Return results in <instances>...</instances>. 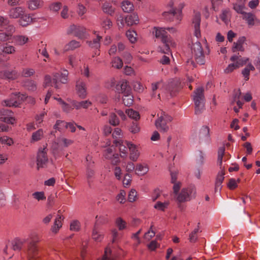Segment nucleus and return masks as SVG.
<instances>
[{"mask_svg":"<svg viewBox=\"0 0 260 260\" xmlns=\"http://www.w3.org/2000/svg\"><path fill=\"white\" fill-rule=\"evenodd\" d=\"M153 34L156 38L161 39L162 45L159 47L160 52L169 54L170 52V47L175 46V43L168 36L166 28L154 27Z\"/></svg>","mask_w":260,"mask_h":260,"instance_id":"f257e3e1","label":"nucleus"},{"mask_svg":"<svg viewBox=\"0 0 260 260\" xmlns=\"http://www.w3.org/2000/svg\"><path fill=\"white\" fill-rule=\"evenodd\" d=\"M30 241L28 243L26 249L25 250L27 257L29 260L36 259L38 257V248L36 243L40 241V239L39 236L35 234L32 233L29 235L28 239Z\"/></svg>","mask_w":260,"mask_h":260,"instance_id":"f03ea898","label":"nucleus"},{"mask_svg":"<svg viewBox=\"0 0 260 260\" xmlns=\"http://www.w3.org/2000/svg\"><path fill=\"white\" fill-rule=\"evenodd\" d=\"M193 100L195 105V113L199 114L204 109L205 96L202 87H199L194 91Z\"/></svg>","mask_w":260,"mask_h":260,"instance_id":"7ed1b4c3","label":"nucleus"},{"mask_svg":"<svg viewBox=\"0 0 260 260\" xmlns=\"http://www.w3.org/2000/svg\"><path fill=\"white\" fill-rule=\"evenodd\" d=\"M172 120L173 118L170 115L161 112L160 116L155 121V125L160 132L165 133L169 130V126L167 124Z\"/></svg>","mask_w":260,"mask_h":260,"instance_id":"20e7f679","label":"nucleus"},{"mask_svg":"<svg viewBox=\"0 0 260 260\" xmlns=\"http://www.w3.org/2000/svg\"><path fill=\"white\" fill-rule=\"evenodd\" d=\"M191 52L194 60L197 63L202 65L205 62V56L201 44L197 42L192 44Z\"/></svg>","mask_w":260,"mask_h":260,"instance_id":"39448f33","label":"nucleus"},{"mask_svg":"<svg viewBox=\"0 0 260 260\" xmlns=\"http://www.w3.org/2000/svg\"><path fill=\"white\" fill-rule=\"evenodd\" d=\"M25 98L26 95L21 94L20 92L12 93L10 98L3 101L2 104L4 106L17 107L25 100Z\"/></svg>","mask_w":260,"mask_h":260,"instance_id":"423d86ee","label":"nucleus"},{"mask_svg":"<svg viewBox=\"0 0 260 260\" xmlns=\"http://www.w3.org/2000/svg\"><path fill=\"white\" fill-rule=\"evenodd\" d=\"M175 0H171L169 5L171 9L168 12H165L163 13L164 17L170 21H174L175 19L178 22L181 19V10H176L173 7L175 4Z\"/></svg>","mask_w":260,"mask_h":260,"instance_id":"0eeeda50","label":"nucleus"},{"mask_svg":"<svg viewBox=\"0 0 260 260\" xmlns=\"http://www.w3.org/2000/svg\"><path fill=\"white\" fill-rule=\"evenodd\" d=\"M69 72L66 69L59 73H55L53 74V83L54 87L56 89L59 88L58 82L62 84H66L68 81Z\"/></svg>","mask_w":260,"mask_h":260,"instance_id":"6e6552de","label":"nucleus"},{"mask_svg":"<svg viewBox=\"0 0 260 260\" xmlns=\"http://www.w3.org/2000/svg\"><path fill=\"white\" fill-rule=\"evenodd\" d=\"M196 191L193 187L183 188L178 195L177 200L179 202H184L189 201L192 197H194Z\"/></svg>","mask_w":260,"mask_h":260,"instance_id":"1a4fd4ad","label":"nucleus"},{"mask_svg":"<svg viewBox=\"0 0 260 260\" xmlns=\"http://www.w3.org/2000/svg\"><path fill=\"white\" fill-rule=\"evenodd\" d=\"M15 31V28L12 24L6 26L3 30H0V41L5 42L10 40Z\"/></svg>","mask_w":260,"mask_h":260,"instance_id":"9d476101","label":"nucleus"},{"mask_svg":"<svg viewBox=\"0 0 260 260\" xmlns=\"http://www.w3.org/2000/svg\"><path fill=\"white\" fill-rule=\"evenodd\" d=\"M198 140L199 143H208L210 140V128L203 126L199 130Z\"/></svg>","mask_w":260,"mask_h":260,"instance_id":"9b49d317","label":"nucleus"},{"mask_svg":"<svg viewBox=\"0 0 260 260\" xmlns=\"http://www.w3.org/2000/svg\"><path fill=\"white\" fill-rule=\"evenodd\" d=\"M76 90L81 99H85L87 96L86 84L82 79H79L76 83Z\"/></svg>","mask_w":260,"mask_h":260,"instance_id":"f8f14e48","label":"nucleus"},{"mask_svg":"<svg viewBox=\"0 0 260 260\" xmlns=\"http://www.w3.org/2000/svg\"><path fill=\"white\" fill-rule=\"evenodd\" d=\"M19 76L20 74L16 70H6L0 72V77L9 81L16 80Z\"/></svg>","mask_w":260,"mask_h":260,"instance_id":"ddd939ff","label":"nucleus"},{"mask_svg":"<svg viewBox=\"0 0 260 260\" xmlns=\"http://www.w3.org/2000/svg\"><path fill=\"white\" fill-rule=\"evenodd\" d=\"M48 162L47 150L45 148L40 149L37 157V165L38 168H43Z\"/></svg>","mask_w":260,"mask_h":260,"instance_id":"4468645a","label":"nucleus"},{"mask_svg":"<svg viewBox=\"0 0 260 260\" xmlns=\"http://www.w3.org/2000/svg\"><path fill=\"white\" fill-rule=\"evenodd\" d=\"M200 23H201V14L199 12L194 13L192 20V26L194 29V35L197 38H199L201 36L200 31Z\"/></svg>","mask_w":260,"mask_h":260,"instance_id":"2eb2a0df","label":"nucleus"},{"mask_svg":"<svg viewBox=\"0 0 260 260\" xmlns=\"http://www.w3.org/2000/svg\"><path fill=\"white\" fill-rule=\"evenodd\" d=\"M126 143L130 152L129 158L134 161H137L140 156L137 146L131 142H126Z\"/></svg>","mask_w":260,"mask_h":260,"instance_id":"dca6fc26","label":"nucleus"},{"mask_svg":"<svg viewBox=\"0 0 260 260\" xmlns=\"http://www.w3.org/2000/svg\"><path fill=\"white\" fill-rule=\"evenodd\" d=\"M71 32L79 39L85 38L86 29L83 26L73 25L70 26Z\"/></svg>","mask_w":260,"mask_h":260,"instance_id":"f3484780","label":"nucleus"},{"mask_svg":"<svg viewBox=\"0 0 260 260\" xmlns=\"http://www.w3.org/2000/svg\"><path fill=\"white\" fill-rule=\"evenodd\" d=\"M243 19L245 20L249 26L254 25H260V20L251 13H245L243 15Z\"/></svg>","mask_w":260,"mask_h":260,"instance_id":"a211bd4d","label":"nucleus"},{"mask_svg":"<svg viewBox=\"0 0 260 260\" xmlns=\"http://www.w3.org/2000/svg\"><path fill=\"white\" fill-rule=\"evenodd\" d=\"M25 8L22 7H16L11 8L8 12V16L10 18H19L25 12Z\"/></svg>","mask_w":260,"mask_h":260,"instance_id":"6ab92c4d","label":"nucleus"},{"mask_svg":"<svg viewBox=\"0 0 260 260\" xmlns=\"http://www.w3.org/2000/svg\"><path fill=\"white\" fill-rule=\"evenodd\" d=\"M16 51V48L8 43H0V55L14 54Z\"/></svg>","mask_w":260,"mask_h":260,"instance_id":"aec40b11","label":"nucleus"},{"mask_svg":"<svg viewBox=\"0 0 260 260\" xmlns=\"http://www.w3.org/2000/svg\"><path fill=\"white\" fill-rule=\"evenodd\" d=\"M26 5L29 10L34 11L43 8L44 2L43 0H29L27 1Z\"/></svg>","mask_w":260,"mask_h":260,"instance_id":"412c9836","label":"nucleus"},{"mask_svg":"<svg viewBox=\"0 0 260 260\" xmlns=\"http://www.w3.org/2000/svg\"><path fill=\"white\" fill-rule=\"evenodd\" d=\"M27 240V239L24 238H16L11 242V248L15 251H19Z\"/></svg>","mask_w":260,"mask_h":260,"instance_id":"4be33fe9","label":"nucleus"},{"mask_svg":"<svg viewBox=\"0 0 260 260\" xmlns=\"http://www.w3.org/2000/svg\"><path fill=\"white\" fill-rule=\"evenodd\" d=\"M179 82L177 80H173L169 83L166 89L170 92L171 96L175 95L176 93L178 92L179 89Z\"/></svg>","mask_w":260,"mask_h":260,"instance_id":"5701e85b","label":"nucleus"},{"mask_svg":"<svg viewBox=\"0 0 260 260\" xmlns=\"http://www.w3.org/2000/svg\"><path fill=\"white\" fill-rule=\"evenodd\" d=\"M91 237L93 240L98 242L102 241L104 238V234L100 231L96 222L92 229Z\"/></svg>","mask_w":260,"mask_h":260,"instance_id":"b1692460","label":"nucleus"},{"mask_svg":"<svg viewBox=\"0 0 260 260\" xmlns=\"http://www.w3.org/2000/svg\"><path fill=\"white\" fill-rule=\"evenodd\" d=\"M245 41L246 38L245 37H240L237 42L234 43L232 48L233 52H235L238 51H244V48L243 47V44Z\"/></svg>","mask_w":260,"mask_h":260,"instance_id":"393cba45","label":"nucleus"},{"mask_svg":"<svg viewBox=\"0 0 260 260\" xmlns=\"http://www.w3.org/2000/svg\"><path fill=\"white\" fill-rule=\"evenodd\" d=\"M0 113L3 115V116L0 117V119L2 121L10 124H13L14 123L15 120L13 117L6 116L9 115V114L11 113L10 111L3 109L0 110Z\"/></svg>","mask_w":260,"mask_h":260,"instance_id":"a878e982","label":"nucleus"},{"mask_svg":"<svg viewBox=\"0 0 260 260\" xmlns=\"http://www.w3.org/2000/svg\"><path fill=\"white\" fill-rule=\"evenodd\" d=\"M71 104L77 110L81 108L87 109L92 104L91 102L88 100L82 101L81 102L72 101L71 102Z\"/></svg>","mask_w":260,"mask_h":260,"instance_id":"bb28decb","label":"nucleus"},{"mask_svg":"<svg viewBox=\"0 0 260 260\" xmlns=\"http://www.w3.org/2000/svg\"><path fill=\"white\" fill-rule=\"evenodd\" d=\"M12 39L15 44L18 46H23L29 42V38L23 35L14 36Z\"/></svg>","mask_w":260,"mask_h":260,"instance_id":"cd10ccee","label":"nucleus"},{"mask_svg":"<svg viewBox=\"0 0 260 260\" xmlns=\"http://www.w3.org/2000/svg\"><path fill=\"white\" fill-rule=\"evenodd\" d=\"M94 34L96 35V38L93 39L92 41H87L86 43L92 48L99 49L101 46L100 42L102 37L99 34H96V31H94Z\"/></svg>","mask_w":260,"mask_h":260,"instance_id":"c85d7f7f","label":"nucleus"},{"mask_svg":"<svg viewBox=\"0 0 260 260\" xmlns=\"http://www.w3.org/2000/svg\"><path fill=\"white\" fill-rule=\"evenodd\" d=\"M32 21V18L30 14H26L25 12L19 18V23L22 26H26Z\"/></svg>","mask_w":260,"mask_h":260,"instance_id":"c756f323","label":"nucleus"},{"mask_svg":"<svg viewBox=\"0 0 260 260\" xmlns=\"http://www.w3.org/2000/svg\"><path fill=\"white\" fill-rule=\"evenodd\" d=\"M128 87L127 82L125 80H122L116 85V89L118 92L125 94L127 91H131Z\"/></svg>","mask_w":260,"mask_h":260,"instance_id":"7c9ffc66","label":"nucleus"},{"mask_svg":"<svg viewBox=\"0 0 260 260\" xmlns=\"http://www.w3.org/2000/svg\"><path fill=\"white\" fill-rule=\"evenodd\" d=\"M139 21V17L136 13H133L125 17V23L128 26L137 24Z\"/></svg>","mask_w":260,"mask_h":260,"instance_id":"2f4dec72","label":"nucleus"},{"mask_svg":"<svg viewBox=\"0 0 260 260\" xmlns=\"http://www.w3.org/2000/svg\"><path fill=\"white\" fill-rule=\"evenodd\" d=\"M81 46V44L79 42L76 40H72L67 44L64 47V51H68L70 50H74Z\"/></svg>","mask_w":260,"mask_h":260,"instance_id":"473e14b6","label":"nucleus"},{"mask_svg":"<svg viewBox=\"0 0 260 260\" xmlns=\"http://www.w3.org/2000/svg\"><path fill=\"white\" fill-rule=\"evenodd\" d=\"M95 172L93 168H86V178L88 185L90 187L93 181Z\"/></svg>","mask_w":260,"mask_h":260,"instance_id":"72a5a7b5","label":"nucleus"},{"mask_svg":"<svg viewBox=\"0 0 260 260\" xmlns=\"http://www.w3.org/2000/svg\"><path fill=\"white\" fill-rule=\"evenodd\" d=\"M103 11L110 16H112L115 13V8L109 2H105L102 6Z\"/></svg>","mask_w":260,"mask_h":260,"instance_id":"f704fd0d","label":"nucleus"},{"mask_svg":"<svg viewBox=\"0 0 260 260\" xmlns=\"http://www.w3.org/2000/svg\"><path fill=\"white\" fill-rule=\"evenodd\" d=\"M114 143L116 146H119L121 157H125L127 156V148L125 146L122 144V140H114Z\"/></svg>","mask_w":260,"mask_h":260,"instance_id":"c9c22d12","label":"nucleus"},{"mask_svg":"<svg viewBox=\"0 0 260 260\" xmlns=\"http://www.w3.org/2000/svg\"><path fill=\"white\" fill-rule=\"evenodd\" d=\"M233 8L238 13L243 15L245 13L244 12V10L245 9V2L234 3L233 4Z\"/></svg>","mask_w":260,"mask_h":260,"instance_id":"e433bc0d","label":"nucleus"},{"mask_svg":"<svg viewBox=\"0 0 260 260\" xmlns=\"http://www.w3.org/2000/svg\"><path fill=\"white\" fill-rule=\"evenodd\" d=\"M62 226L61 216L58 215L54 222L53 225L51 228L52 232L56 233L59 229Z\"/></svg>","mask_w":260,"mask_h":260,"instance_id":"4c0bfd02","label":"nucleus"},{"mask_svg":"<svg viewBox=\"0 0 260 260\" xmlns=\"http://www.w3.org/2000/svg\"><path fill=\"white\" fill-rule=\"evenodd\" d=\"M121 8L124 12L129 13L134 10V5L128 1H124L121 3Z\"/></svg>","mask_w":260,"mask_h":260,"instance_id":"58836bf2","label":"nucleus"},{"mask_svg":"<svg viewBox=\"0 0 260 260\" xmlns=\"http://www.w3.org/2000/svg\"><path fill=\"white\" fill-rule=\"evenodd\" d=\"M123 102L126 106H130L133 103V96L131 94V91H127L125 94H124L123 97Z\"/></svg>","mask_w":260,"mask_h":260,"instance_id":"ea45409f","label":"nucleus"},{"mask_svg":"<svg viewBox=\"0 0 260 260\" xmlns=\"http://www.w3.org/2000/svg\"><path fill=\"white\" fill-rule=\"evenodd\" d=\"M24 86L27 89L31 91H36L37 88L36 82L32 80H26L24 82Z\"/></svg>","mask_w":260,"mask_h":260,"instance_id":"a19ab883","label":"nucleus"},{"mask_svg":"<svg viewBox=\"0 0 260 260\" xmlns=\"http://www.w3.org/2000/svg\"><path fill=\"white\" fill-rule=\"evenodd\" d=\"M200 223L199 222L198 223L197 227L192 231L189 236V241L191 243H194L197 241L198 237L197 234L199 232H201V231L200 230Z\"/></svg>","mask_w":260,"mask_h":260,"instance_id":"79ce46f5","label":"nucleus"},{"mask_svg":"<svg viewBox=\"0 0 260 260\" xmlns=\"http://www.w3.org/2000/svg\"><path fill=\"white\" fill-rule=\"evenodd\" d=\"M148 170L149 169L147 165L138 164L136 168V173L138 175H144L148 172Z\"/></svg>","mask_w":260,"mask_h":260,"instance_id":"37998d69","label":"nucleus"},{"mask_svg":"<svg viewBox=\"0 0 260 260\" xmlns=\"http://www.w3.org/2000/svg\"><path fill=\"white\" fill-rule=\"evenodd\" d=\"M98 260H114L111 250L109 248L106 247L105 249L104 255Z\"/></svg>","mask_w":260,"mask_h":260,"instance_id":"c03bdc74","label":"nucleus"},{"mask_svg":"<svg viewBox=\"0 0 260 260\" xmlns=\"http://www.w3.org/2000/svg\"><path fill=\"white\" fill-rule=\"evenodd\" d=\"M169 205V202L168 201H166L165 202L157 201L154 205V208L157 210L164 211L168 208Z\"/></svg>","mask_w":260,"mask_h":260,"instance_id":"a18cd8bd","label":"nucleus"},{"mask_svg":"<svg viewBox=\"0 0 260 260\" xmlns=\"http://www.w3.org/2000/svg\"><path fill=\"white\" fill-rule=\"evenodd\" d=\"M255 70L254 67L251 63H249L246 67H245L242 71V74L246 79V80L249 79V76L250 71H254Z\"/></svg>","mask_w":260,"mask_h":260,"instance_id":"49530a36","label":"nucleus"},{"mask_svg":"<svg viewBox=\"0 0 260 260\" xmlns=\"http://www.w3.org/2000/svg\"><path fill=\"white\" fill-rule=\"evenodd\" d=\"M43 131L42 129H39L32 134L31 142H36L39 141L43 136Z\"/></svg>","mask_w":260,"mask_h":260,"instance_id":"de8ad7c7","label":"nucleus"},{"mask_svg":"<svg viewBox=\"0 0 260 260\" xmlns=\"http://www.w3.org/2000/svg\"><path fill=\"white\" fill-rule=\"evenodd\" d=\"M109 122L111 125L114 126L119 125V120L115 113H110L109 118Z\"/></svg>","mask_w":260,"mask_h":260,"instance_id":"09e8293b","label":"nucleus"},{"mask_svg":"<svg viewBox=\"0 0 260 260\" xmlns=\"http://www.w3.org/2000/svg\"><path fill=\"white\" fill-rule=\"evenodd\" d=\"M112 67L116 69H120L123 66V62L122 59L119 57L113 58L112 61Z\"/></svg>","mask_w":260,"mask_h":260,"instance_id":"8fccbe9b","label":"nucleus"},{"mask_svg":"<svg viewBox=\"0 0 260 260\" xmlns=\"http://www.w3.org/2000/svg\"><path fill=\"white\" fill-rule=\"evenodd\" d=\"M125 113L129 118L134 119L136 120L140 118V115L139 112L132 109L126 110Z\"/></svg>","mask_w":260,"mask_h":260,"instance_id":"3c124183","label":"nucleus"},{"mask_svg":"<svg viewBox=\"0 0 260 260\" xmlns=\"http://www.w3.org/2000/svg\"><path fill=\"white\" fill-rule=\"evenodd\" d=\"M81 228V223L78 220H73L70 223V230L78 232Z\"/></svg>","mask_w":260,"mask_h":260,"instance_id":"603ef678","label":"nucleus"},{"mask_svg":"<svg viewBox=\"0 0 260 260\" xmlns=\"http://www.w3.org/2000/svg\"><path fill=\"white\" fill-rule=\"evenodd\" d=\"M115 148L113 147H110L106 149L104 152V156L105 158L110 159L112 156L115 154L114 152Z\"/></svg>","mask_w":260,"mask_h":260,"instance_id":"864d4df0","label":"nucleus"},{"mask_svg":"<svg viewBox=\"0 0 260 260\" xmlns=\"http://www.w3.org/2000/svg\"><path fill=\"white\" fill-rule=\"evenodd\" d=\"M137 35V33L134 30H128L126 32V36L127 39L132 43H134L136 42Z\"/></svg>","mask_w":260,"mask_h":260,"instance_id":"5fc2aeb1","label":"nucleus"},{"mask_svg":"<svg viewBox=\"0 0 260 260\" xmlns=\"http://www.w3.org/2000/svg\"><path fill=\"white\" fill-rule=\"evenodd\" d=\"M115 224L119 230H123L126 227V222L121 217H118L115 221Z\"/></svg>","mask_w":260,"mask_h":260,"instance_id":"6e6d98bb","label":"nucleus"},{"mask_svg":"<svg viewBox=\"0 0 260 260\" xmlns=\"http://www.w3.org/2000/svg\"><path fill=\"white\" fill-rule=\"evenodd\" d=\"M0 142L2 144L7 145L8 146H11L13 144V140L6 136L0 137Z\"/></svg>","mask_w":260,"mask_h":260,"instance_id":"4d7b16f0","label":"nucleus"},{"mask_svg":"<svg viewBox=\"0 0 260 260\" xmlns=\"http://www.w3.org/2000/svg\"><path fill=\"white\" fill-rule=\"evenodd\" d=\"M32 197L38 201L46 200V196L44 191H36L32 194Z\"/></svg>","mask_w":260,"mask_h":260,"instance_id":"13d9d810","label":"nucleus"},{"mask_svg":"<svg viewBox=\"0 0 260 260\" xmlns=\"http://www.w3.org/2000/svg\"><path fill=\"white\" fill-rule=\"evenodd\" d=\"M10 21L6 17L0 15V30H3L5 27L10 25Z\"/></svg>","mask_w":260,"mask_h":260,"instance_id":"bf43d9fd","label":"nucleus"},{"mask_svg":"<svg viewBox=\"0 0 260 260\" xmlns=\"http://www.w3.org/2000/svg\"><path fill=\"white\" fill-rule=\"evenodd\" d=\"M220 17L223 22L227 23L229 20L230 10L229 9L223 10Z\"/></svg>","mask_w":260,"mask_h":260,"instance_id":"052dcab7","label":"nucleus"},{"mask_svg":"<svg viewBox=\"0 0 260 260\" xmlns=\"http://www.w3.org/2000/svg\"><path fill=\"white\" fill-rule=\"evenodd\" d=\"M66 123L65 121L57 120L53 126L54 129L58 131H61L63 128H66Z\"/></svg>","mask_w":260,"mask_h":260,"instance_id":"680f3d73","label":"nucleus"},{"mask_svg":"<svg viewBox=\"0 0 260 260\" xmlns=\"http://www.w3.org/2000/svg\"><path fill=\"white\" fill-rule=\"evenodd\" d=\"M35 73V70L33 69L25 68L22 70L21 75L24 77H29L32 76Z\"/></svg>","mask_w":260,"mask_h":260,"instance_id":"e2e57ef3","label":"nucleus"},{"mask_svg":"<svg viewBox=\"0 0 260 260\" xmlns=\"http://www.w3.org/2000/svg\"><path fill=\"white\" fill-rule=\"evenodd\" d=\"M126 192L124 190H121L116 197V200L120 204H123L125 202Z\"/></svg>","mask_w":260,"mask_h":260,"instance_id":"0e129e2a","label":"nucleus"},{"mask_svg":"<svg viewBox=\"0 0 260 260\" xmlns=\"http://www.w3.org/2000/svg\"><path fill=\"white\" fill-rule=\"evenodd\" d=\"M240 181V179H238L237 180H236L234 178H231L229 180V182L228 184V187L229 188V189L232 190L236 188L237 186V183Z\"/></svg>","mask_w":260,"mask_h":260,"instance_id":"69168bd1","label":"nucleus"},{"mask_svg":"<svg viewBox=\"0 0 260 260\" xmlns=\"http://www.w3.org/2000/svg\"><path fill=\"white\" fill-rule=\"evenodd\" d=\"M137 198V192L134 189H132L128 195V200L130 202H134Z\"/></svg>","mask_w":260,"mask_h":260,"instance_id":"338daca9","label":"nucleus"},{"mask_svg":"<svg viewBox=\"0 0 260 260\" xmlns=\"http://www.w3.org/2000/svg\"><path fill=\"white\" fill-rule=\"evenodd\" d=\"M122 131L119 128H115L114 132L112 133V137L115 139V140H121L120 139L122 136Z\"/></svg>","mask_w":260,"mask_h":260,"instance_id":"774afa93","label":"nucleus"}]
</instances>
